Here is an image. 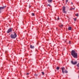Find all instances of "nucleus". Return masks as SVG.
<instances>
[{"label": "nucleus", "instance_id": "nucleus-1", "mask_svg": "<svg viewBox=\"0 0 79 79\" xmlns=\"http://www.w3.org/2000/svg\"><path fill=\"white\" fill-rule=\"evenodd\" d=\"M71 55L75 58H77V53L76 52V51L74 50H73L71 52Z\"/></svg>", "mask_w": 79, "mask_h": 79}, {"label": "nucleus", "instance_id": "nucleus-2", "mask_svg": "<svg viewBox=\"0 0 79 79\" xmlns=\"http://www.w3.org/2000/svg\"><path fill=\"white\" fill-rule=\"evenodd\" d=\"M14 35L13 34H12L10 35V37L11 39H15L17 37V35H16V34L15 33V32H14Z\"/></svg>", "mask_w": 79, "mask_h": 79}, {"label": "nucleus", "instance_id": "nucleus-3", "mask_svg": "<svg viewBox=\"0 0 79 79\" xmlns=\"http://www.w3.org/2000/svg\"><path fill=\"white\" fill-rule=\"evenodd\" d=\"M62 12L63 13H65V14H66V13H67V12H66V7H65V6H63V8H62Z\"/></svg>", "mask_w": 79, "mask_h": 79}, {"label": "nucleus", "instance_id": "nucleus-4", "mask_svg": "<svg viewBox=\"0 0 79 79\" xmlns=\"http://www.w3.org/2000/svg\"><path fill=\"white\" fill-rule=\"evenodd\" d=\"M6 7V6H4L2 7H0V13H2V10L4 9V8H5Z\"/></svg>", "mask_w": 79, "mask_h": 79}, {"label": "nucleus", "instance_id": "nucleus-5", "mask_svg": "<svg viewBox=\"0 0 79 79\" xmlns=\"http://www.w3.org/2000/svg\"><path fill=\"white\" fill-rule=\"evenodd\" d=\"M11 31H12V28H9L7 31V33H8V34L9 33H10V32H11Z\"/></svg>", "mask_w": 79, "mask_h": 79}, {"label": "nucleus", "instance_id": "nucleus-6", "mask_svg": "<svg viewBox=\"0 0 79 79\" xmlns=\"http://www.w3.org/2000/svg\"><path fill=\"white\" fill-rule=\"evenodd\" d=\"M71 63L72 64H73L74 65V64H77V62L75 61L74 62L73 61H71Z\"/></svg>", "mask_w": 79, "mask_h": 79}, {"label": "nucleus", "instance_id": "nucleus-7", "mask_svg": "<svg viewBox=\"0 0 79 79\" xmlns=\"http://www.w3.org/2000/svg\"><path fill=\"white\" fill-rule=\"evenodd\" d=\"M65 69V68H64V67H62L61 68L62 73H63V74L64 73V71Z\"/></svg>", "mask_w": 79, "mask_h": 79}, {"label": "nucleus", "instance_id": "nucleus-8", "mask_svg": "<svg viewBox=\"0 0 79 79\" xmlns=\"http://www.w3.org/2000/svg\"><path fill=\"white\" fill-rule=\"evenodd\" d=\"M48 2V3L50 4L52 3V2H53V0H47Z\"/></svg>", "mask_w": 79, "mask_h": 79}, {"label": "nucleus", "instance_id": "nucleus-9", "mask_svg": "<svg viewBox=\"0 0 79 79\" xmlns=\"http://www.w3.org/2000/svg\"><path fill=\"white\" fill-rule=\"evenodd\" d=\"M30 47L32 49H34V46H32L31 45H30Z\"/></svg>", "mask_w": 79, "mask_h": 79}, {"label": "nucleus", "instance_id": "nucleus-10", "mask_svg": "<svg viewBox=\"0 0 79 79\" xmlns=\"http://www.w3.org/2000/svg\"><path fill=\"white\" fill-rule=\"evenodd\" d=\"M71 29H72V28L71 27H69L68 28V30H70V31H71Z\"/></svg>", "mask_w": 79, "mask_h": 79}, {"label": "nucleus", "instance_id": "nucleus-11", "mask_svg": "<svg viewBox=\"0 0 79 79\" xmlns=\"http://www.w3.org/2000/svg\"><path fill=\"white\" fill-rule=\"evenodd\" d=\"M47 6H49V7H51V5H50V4H48L47 5Z\"/></svg>", "mask_w": 79, "mask_h": 79}, {"label": "nucleus", "instance_id": "nucleus-12", "mask_svg": "<svg viewBox=\"0 0 79 79\" xmlns=\"http://www.w3.org/2000/svg\"><path fill=\"white\" fill-rule=\"evenodd\" d=\"M56 69H57V70H59V69H60V67H57L56 68Z\"/></svg>", "mask_w": 79, "mask_h": 79}, {"label": "nucleus", "instance_id": "nucleus-13", "mask_svg": "<svg viewBox=\"0 0 79 79\" xmlns=\"http://www.w3.org/2000/svg\"><path fill=\"white\" fill-rule=\"evenodd\" d=\"M64 73H68V71L65 70L64 72Z\"/></svg>", "mask_w": 79, "mask_h": 79}, {"label": "nucleus", "instance_id": "nucleus-14", "mask_svg": "<svg viewBox=\"0 0 79 79\" xmlns=\"http://www.w3.org/2000/svg\"><path fill=\"white\" fill-rule=\"evenodd\" d=\"M63 25H61L59 26V27H63Z\"/></svg>", "mask_w": 79, "mask_h": 79}, {"label": "nucleus", "instance_id": "nucleus-15", "mask_svg": "<svg viewBox=\"0 0 79 79\" xmlns=\"http://www.w3.org/2000/svg\"><path fill=\"white\" fill-rule=\"evenodd\" d=\"M76 16L78 17V16H79V15L78 14H76Z\"/></svg>", "mask_w": 79, "mask_h": 79}, {"label": "nucleus", "instance_id": "nucleus-16", "mask_svg": "<svg viewBox=\"0 0 79 79\" xmlns=\"http://www.w3.org/2000/svg\"><path fill=\"white\" fill-rule=\"evenodd\" d=\"M31 15L32 16H35V15H34V13H32Z\"/></svg>", "mask_w": 79, "mask_h": 79}, {"label": "nucleus", "instance_id": "nucleus-17", "mask_svg": "<svg viewBox=\"0 0 79 79\" xmlns=\"http://www.w3.org/2000/svg\"><path fill=\"white\" fill-rule=\"evenodd\" d=\"M73 19L74 20V21H76V18H73Z\"/></svg>", "mask_w": 79, "mask_h": 79}, {"label": "nucleus", "instance_id": "nucleus-18", "mask_svg": "<svg viewBox=\"0 0 79 79\" xmlns=\"http://www.w3.org/2000/svg\"><path fill=\"white\" fill-rule=\"evenodd\" d=\"M41 73H42V75H44V72H41Z\"/></svg>", "mask_w": 79, "mask_h": 79}, {"label": "nucleus", "instance_id": "nucleus-19", "mask_svg": "<svg viewBox=\"0 0 79 79\" xmlns=\"http://www.w3.org/2000/svg\"><path fill=\"white\" fill-rule=\"evenodd\" d=\"M77 67H79V63L77 64Z\"/></svg>", "mask_w": 79, "mask_h": 79}, {"label": "nucleus", "instance_id": "nucleus-20", "mask_svg": "<svg viewBox=\"0 0 79 79\" xmlns=\"http://www.w3.org/2000/svg\"><path fill=\"white\" fill-rule=\"evenodd\" d=\"M29 73H27L26 74V75H27V76H28V75H29Z\"/></svg>", "mask_w": 79, "mask_h": 79}, {"label": "nucleus", "instance_id": "nucleus-21", "mask_svg": "<svg viewBox=\"0 0 79 79\" xmlns=\"http://www.w3.org/2000/svg\"><path fill=\"white\" fill-rule=\"evenodd\" d=\"M66 3H67V2H68V0H66Z\"/></svg>", "mask_w": 79, "mask_h": 79}, {"label": "nucleus", "instance_id": "nucleus-22", "mask_svg": "<svg viewBox=\"0 0 79 79\" xmlns=\"http://www.w3.org/2000/svg\"><path fill=\"white\" fill-rule=\"evenodd\" d=\"M57 19L58 20H60V18H59V17H58V18H57Z\"/></svg>", "mask_w": 79, "mask_h": 79}, {"label": "nucleus", "instance_id": "nucleus-23", "mask_svg": "<svg viewBox=\"0 0 79 79\" xmlns=\"http://www.w3.org/2000/svg\"><path fill=\"white\" fill-rule=\"evenodd\" d=\"M69 44H71V41H69Z\"/></svg>", "mask_w": 79, "mask_h": 79}, {"label": "nucleus", "instance_id": "nucleus-24", "mask_svg": "<svg viewBox=\"0 0 79 79\" xmlns=\"http://www.w3.org/2000/svg\"><path fill=\"white\" fill-rule=\"evenodd\" d=\"M34 75H35V76H37V75L36 74H35Z\"/></svg>", "mask_w": 79, "mask_h": 79}, {"label": "nucleus", "instance_id": "nucleus-25", "mask_svg": "<svg viewBox=\"0 0 79 79\" xmlns=\"http://www.w3.org/2000/svg\"><path fill=\"white\" fill-rule=\"evenodd\" d=\"M71 3L72 5H73V3L72 2H71Z\"/></svg>", "mask_w": 79, "mask_h": 79}, {"label": "nucleus", "instance_id": "nucleus-26", "mask_svg": "<svg viewBox=\"0 0 79 79\" xmlns=\"http://www.w3.org/2000/svg\"><path fill=\"white\" fill-rule=\"evenodd\" d=\"M31 6L29 5V8H31Z\"/></svg>", "mask_w": 79, "mask_h": 79}, {"label": "nucleus", "instance_id": "nucleus-27", "mask_svg": "<svg viewBox=\"0 0 79 79\" xmlns=\"http://www.w3.org/2000/svg\"><path fill=\"white\" fill-rule=\"evenodd\" d=\"M72 10H75V8H73Z\"/></svg>", "mask_w": 79, "mask_h": 79}, {"label": "nucleus", "instance_id": "nucleus-28", "mask_svg": "<svg viewBox=\"0 0 79 79\" xmlns=\"http://www.w3.org/2000/svg\"><path fill=\"white\" fill-rule=\"evenodd\" d=\"M70 10H73V8H71L70 9Z\"/></svg>", "mask_w": 79, "mask_h": 79}, {"label": "nucleus", "instance_id": "nucleus-29", "mask_svg": "<svg viewBox=\"0 0 79 79\" xmlns=\"http://www.w3.org/2000/svg\"><path fill=\"white\" fill-rule=\"evenodd\" d=\"M63 0V1H64V0Z\"/></svg>", "mask_w": 79, "mask_h": 79}]
</instances>
